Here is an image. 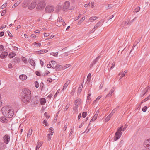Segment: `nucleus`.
I'll use <instances>...</instances> for the list:
<instances>
[{
    "label": "nucleus",
    "instance_id": "1",
    "mask_svg": "<svg viewBox=\"0 0 150 150\" xmlns=\"http://www.w3.org/2000/svg\"><path fill=\"white\" fill-rule=\"evenodd\" d=\"M22 100L25 103L29 102L31 97V91L28 89H25L21 93Z\"/></svg>",
    "mask_w": 150,
    "mask_h": 150
},
{
    "label": "nucleus",
    "instance_id": "2",
    "mask_svg": "<svg viewBox=\"0 0 150 150\" xmlns=\"http://www.w3.org/2000/svg\"><path fill=\"white\" fill-rule=\"evenodd\" d=\"M3 115L5 117L8 118H11L14 115V110L11 108L5 106L1 109Z\"/></svg>",
    "mask_w": 150,
    "mask_h": 150
},
{
    "label": "nucleus",
    "instance_id": "3",
    "mask_svg": "<svg viewBox=\"0 0 150 150\" xmlns=\"http://www.w3.org/2000/svg\"><path fill=\"white\" fill-rule=\"evenodd\" d=\"M122 134V132L120 130V129H119L118 128L117 129V132L115 133V134L114 138V140L115 141H116L120 139Z\"/></svg>",
    "mask_w": 150,
    "mask_h": 150
},
{
    "label": "nucleus",
    "instance_id": "4",
    "mask_svg": "<svg viewBox=\"0 0 150 150\" xmlns=\"http://www.w3.org/2000/svg\"><path fill=\"white\" fill-rule=\"evenodd\" d=\"M40 1L37 5L36 8L38 10L43 9L45 6V3L44 0H40Z\"/></svg>",
    "mask_w": 150,
    "mask_h": 150
},
{
    "label": "nucleus",
    "instance_id": "5",
    "mask_svg": "<svg viewBox=\"0 0 150 150\" xmlns=\"http://www.w3.org/2000/svg\"><path fill=\"white\" fill-rule=\"evenodd\" d=\"M143 145L146 149L150 150V138L145 140L143 142Z\"/></svg>",
    "mask_w": 150,
    "mask_h": 150
},
{
    "label": "nucleus",
    "instance_id": "6",
    "mask_svg": "<svg viewBox=\"0 0 150 150\" xmlns=\"http://www.w3.org/2000/svg\"><path fill=\"white\" fill-rule=\"evenodd\" d=\"M54 7L53 6H48L46 7L45 10L46 12L51 13L54 10Z\"/></svg>",
    "mask_w": 150,
    "mask_h": 150
},
{
    "label": "nucleus",
    "instance_id": "7",
    "mask_svg": "<svg viewBox=\"0 0 150 150\" xmlns=\"http://www.w3.org/2000/svg\"><path fill=\"white\" fill-rule=\"evenodd\" d=\"M70 5V3L68 1H66L64 3L63 10V11H66L69 8Z\"/></svg>",
    "mask_w": 150,
    "mask_h": 150
},
{
    "label": "nucleus",
    "instance_id": "8",
    "mask_svg": "<svg viewBox=\"0 0 150 150\" xmlns=\"http://www.w3.org/2000/svg\"><path fill=\"white\" fill-rule=\"evenodd\" d=\"M4 142L6 144H8L10 140V137L8 135H5L3 137Z\"/></svg>",
    "mask_w": 150,
    "mask_h": 150
},
{
    "label": "nucleus",
    "instance_id": "9",
    "mask_svg": "<svg viewBox=\"0 0 150 150\" xmlns=\"http://www.w3.org/2000/svg\"><path fill=\"white\" fill-rule=\"evenodd\" d=\"M37 3L36 1H33L28 7L29 9L30 10L33 9L35 7Z\"/></svg>",
    "mask_w": 150,
    "mask_h": 150
},
{
    "label": "nucleus",
    "instance_id": "10",
    "mask_svg": "<svg viewBox=\"0 0 150 150\" xmlns=\"http://www.w3.org/2000/svg\"><path fill=\"white\" fill-rule=\"evenodd\" d=\"M30 0H24L22 4V6L23 7H26L30 3Z\"/></svg>",
    "mask_w": 150,
    "mask_h": 150
},
{
    "label": "nucleus",
    "instance_id": "11",
    "mask_svg": "<svg viewBox=\"0 0 150 150\" xmlns=\"http://www.w3.org/2000/svg\"><path fill=\"white\" fill-rule=\"evenodd\" d=\"M100 57V56L97 57L91 63L90 65V67L91 68L99 60Z\"/></svg>",
    "mask_w": 150,
    "mask_h": 150
},
{
    "label": "nucleus",
    "instance_id": "12",
    "mask_svg": "<svg viewBox=\"0 0 150 150\" xmlns=\"http://www.w3.org/2000/svg\"><path fill=\"white\" fill-rule=\"evenodd\" d=\"M103 21L102 20H100L98 22L96 25L94 26V29H97L98 27L102 25L103 23Z\"/></svg>",
    "mask_w": 150,
    "mask_h": 150
},
{
    "label": "nucleus",
    "instance_id": "13",
    "mask_svg": "<svg viewBox=\"0 0 150 150\" xmlns=\"http://www.w3.org/2000/svg\"><path fill=\"white\" fill-rule=\"evenodd\" d=\"M6 117L2 116L0 118V121L2 123H7L8 120L6 118Z\"/></svg>",
    "mask_w": 150,
    "mask_h": 150
},
{
    "label": "nucleus",
    "instance_id": "14",
    "mask_svg": "<svg viewBox=\"0 0 150 150\" xmlns=\"http://www.w3.org/2000/svg\"><path fill=\"white\" fill-rule=\"evenodd\" d=\"M50 65H51V67L53 69H55L56 67L57 63L55 61H51L50 62Z\"/></svg>",
    "mask_w": 150,
    "mask_h": 150
},
{
    "label": "nucleus",
    "instance_id": "15",
    "mask_svg": "<svg viewBox=\"0 0 150 150\" xmlns=\"http://www.w3.org/2000/svg\"><path fill=\"white\" fill-rule=\"evenodd\" d=\"M8 55V53L6 52H3L0 55L1 58L4 59Z\"/></svg>",
    "mask_w": 150,
    "mask_h": 150
},
{
    "label": "nucleus",
    "instance_id": "16",
    "mask_svg": "<svg viewBox=\"0 0 150 150\" xmlns=\"http://www.w3.org/2000/svg\"><path fill=\"white\" fill-rule=\"evenodd\" d=\"M98 112L97 111L96 112L95 114L94 115L93 117L92 118L90 121L91 122H93L97 118L98 115Z\"/></svg>",
    "mask_w": 150,
    "mask_h": 150
},
{
    "label": "nucleus",
    "instance_id": "17",
    "mask_svg": "<svg viewBox=\"0 0 150 150\" xmlns=\"http://www.w3.org/2000/svg\"><path fill=\"white\" fill-rule=\"evenodd\" d=\"M6 145L2 142H0V150H3L5 148Z\"/></svg>",
    "mask_w": 150,
    "mask_h": 150
},
{
    "label": "nucleus",
    "instance_id": "18",
    "mask_svg": "<svg viewBox=\"0 0 150 150\" xmlns=\"http://www.w3.org/2000/svg\"><path fill=\"white\" fill-rule=\"evenodd\" d=\"M27 78V76L25 74L21 75L19 76V79L22 81L26 79Z\"/></svg>",
    "mask_w": 150,
    "mask_h": 150
},
{
    "label": "nucleus",
    "instance_id": "19",
    "mask_svg": "<svg viewBox=\"0 0 150 150\" xmlns=\"http://www.w3.org/2000/svg\"><path fill=\"white\" fill-rule=\"evenodd\" d=\"M70 80H69L66 81V83L64 85L63 89L62 90H64V89H65L67 87L68 85L70 83Z\"/></svg>",
    "mask_w": 150,
    "mask_h": 150
},
{
    "label": "nucleus",
    "instance_id": "20",
    "mask_svg": "<svg viewBox=\"0 0 150 150\" xmlns=\"http://www.w3.org/2000/svg\"><path fill=\"white\" fill-rule=\"evenodd\" d=\"M114 87L112 88L111 90L110 91L109 93L106 96V98L108 97H111L112 96V94L114 91Z\"/></svg>",
    "mask_w": 150,
    "mask_h": 150
},
{
    "label": "nucleus",
    "instance_id": "21",
    "mask_svg": "<svg viewBox=\"0 0 150 150\" xmlns=\"http://www.w3.org/2000/svg\"><path fill=\"white\" fill-rule=\"evenodd\" d=\"M40 103L41 105H44L46 103L45 99L44 98H41L40 100Z\"/></svg>",
    "mask_w": 150,
    "mask_h": 150
},
{
    "label": "nucleus",
    "instance_id": "22",
    "mask_svg": "<svg viewBox=\"0 0 150 150\" xmlns=\"http://www.w3.org/2000/svg\"><path fill=\"white\" fill-rule=\"evenodd\" d=\"M62 66L60 65L57 64L56 67L55 68L56 71H59L61 69H62Z\"/></svg>",
    "mask_w": 150,
    "mask_h": 150
},
{
    "label": "nucleus",
    "instance_id": "23",
    "mask_svg": "<svg viewBox=\"0 0 150 150\" xmlns=\"http://www.w3.org/2000/svg\"><path fill=\"white\" fill-rule=\"evenodd\" d=\"M20 58L18 57H15L13 60V62L15 63H18L20 62Z\"/></svg>",
    "mask_w": 150,
    "mask_h": 150
},
{
    "label": "nucleus",
    "instance_id": "24",
    "mask_svg": "<svg viewBox=\"0 0 150 150\" xmlns=\"http://www.w3.org/2000/svg\"><path fill=\"white\" fill-rule=\"evenodd\" d=\"M29 62L31 65L33 66H35V63L34 61V60L33 59H29Z\"/></svg>",
    "mask_w": 150,
    "mask_h": 150
},
{
    "label": "nucleus",
    "instance_id": "25",
    "mask_svg": "<svg viewBox=\"0 0 150 150\" xmlns=\"http://www.w3.org/2000/svg\"><path fill=\"white\" fill-rule=\"evenodd\" d=\"M127 126V125L126 124L125 125L124 127L123 128V126H121V127L118 128L119 129H120L121 131H124L126 129Z\"/></svg>",
    "mask_w": 150,
    "mask_h": 150
},
{
    "label": "nucleus",
    "instance_id": "26",
    "mask_svg": "<svg viewBox=\"0 0 150 150\" xmlns=\"http://www.w3.org/2000/svg\"><path fill=\"white\" fill-rule=\"evenodd\" d=\"M148 89V88H145L142 91L143 94H141V97L143 96L147 92Z\"/></svg>",
    "mask_w": 150,
    "mask_h": 150
},
{
    "label": "nucleus",
    "instance_id": "27",
    "mask_svg": "<svg viewBox=\"0 0 150 150\" xmlns=\"http://www.w3.org/2000/svg\"><path fill=\"white\" fill-rule=\"evenodd\" d=\"M83 83L82 84H81L80 86L79 87V88H78V93H80L82 91V88L83 87Z\"/></svg>",
    "mask_w": 150,
    "mask_h": 150
},
{
    "label": "nucleus",
    "instance_id": "28",
    "mask_svg": "<svg viewBox=\"0 0 150 150\" xmlns=\"http://www.w3.org/2000/svg\"><path fill=\"white\" fill-rule=\"evenodd\" d=\"M16 54L15 53L11 52L9 54L8 56L10 58H13L16 55Z\"/></svg>",
    "mask_w": 150,
    "mask_h": 150
},
{
    "label": "nucleus",
    "instance_id": "29",
    "mask_svg": "<svg viewBox=\"0 0 150 150\" xmlns=\"http://www.w3.org/2000/svg\"><path fill=\"white\" fill-rule=\"evenodd\" d=\"M61 9V7L60 5H58L56 8L55 11L56 12L58 13Z\"/></svg>",
    "mask_w": 150,
    "mask_h": 150
},
{
    "label": "nucleus",
    "instance_id": "30",
    "mask_svg": "<svg viewBox=\"0 0 150 150\" xmlns=\"http://www.w3.org/2000/svg\"><path fill=\"white\" fill-rule=\"evenodd\" d=\"M98 17L96 16H94L90 17L89 19V20L91 22H93L94 20L97 19Z\"/></svg>",
    "mask_w": 150,
    "mask_h": 150
},
{
    "label": "nucleus",
    "instance_id": "31",
    "mask_svg": "<svg viewBox=\"0 0 150 150\" xmlns=\"http://www.w3.org/2000/svg\"><path fill=\"white\" fill-rule=\"evenodd\" d=\"M33 130L32 129H30L28 132L27 137H30L32 134Z\"/></svg>",
    "mask_w": 150,
    "mask_h": 150
},
{
    "label": "nucleus",
    "instance_id": "32",
    "mask_svg": "<svg viewBox=\"0 0 150 150\" xmlns=\"http://www.w3.org/2000/svg\"><path fill=\"white\" fill-rule=\"evenodd\" d=\"M127 71H125L122 74L121 73H120L118 75L119 76H120V79H121L125 75V74L127 73Z\"/></svg>",
    "mask_w": 150,
    "mask_h": 150
},
{
    "label": "nucleus",
    "instance_id": "33",
    "mask_svg": "<svg viewBox=\"0 0 150 150\" xmlns=\"http://www.w3.org/2000/svg\"><path fill=\"white\" fill-rule=\"evenodd\" d=\"M49 131L50 132L49 134H50L51 135H52L54 133L53 128L52 127L50 128L49 130Z\"/></svg>",
    "mask_w": 150,
    "mask_h": 150
},
{
    "label": "nucleus",
    "instance_id": "34",
    "mask_svg": "<svg viewBox=\"0 0 150 150\" xmlns=\"http://www.w3.org/2000/svg\"><path fill=\"white\" fill-rule=\"evenodd\" d=\"M141 38H139L138 40H137L134 43V46H135L136 45H137L138 43L141 40Z\"/></svg>",
    "mask_w": 150,
    "mask_h": 150
},
{
    "label": "nucleus",
    "instance_id": "35",
    "mask_svg": "<svg viewBox=\"0 0 150 150\" xmlns=\"http://www.w3.org/2000/svg\"><path fill=\"white\" fill-rule=\"evenodd\" d=\"M70 66V64H66L64 67H62V69L64 70L67 68L69 67Z\"/></svg>",
    "mask_w": 150,
    "mask_h": 150
},
{
    "label": "nucleus",
    "instance_id": "36",
    "mask_svg": "<svg viewBox=\"0 0 150 150\" xmlns=\"http://www.w3.org/2000/svg\"><path fill=\"white\" fill-rule=\"evenodd\" d=\"M85 17H83L81 18V19L78 22V24L79 25H80L81 23H82V22H83L85 20Z\"/></svg>",
    "mask_w": 150,
    "mask_h": 150
},
{
    "label": "nucleus",
    "instance_id": "37",
    "mask_svg": "<svg viewBox=\"0 0 150 150\" xmlns=\"http://www.w3.org/2000/svg\"><path fill=\"white\" fill-rule=\"evenodd\" d=\"M50 54L55 57H57L58 53L57 52H52L50 53Z\"/></svg>",
    "mask_w": 150,
    "mask_h": 150
},
{
    "label": "nucleus",
    "instance_id": "38",
    "mask_svg": "<svg viewBox=\"0 0 150 150\" xmlns=\"http://www.w3.org/2000/svg\"><path fill=\"white\" fill-rule=\"evenodd\" d=\"M140 9V8L139 7H138L136 8L134 10V13H136L139 11Z\"/></svg>",
    "mask_w": 150,
    "mask_h": 150
},
{
    "label": "nucleus",
    "instance_id": "39",
    "mask_svg": "<svg viewBox=\"0 0 150 150\" xmlns=\"http://www.w3.org/2000/svg\"><path fill=\"white\" fill-rule=\"evenodd\" d=\"M91 74L89 73L88 74L87 76V81L88 82H90V78H91Z\"/></svg>",
    "mask_w": 150,
    "mask_h": 150
},
{
    "label": "nucleus",
    "instance_id": "40",
    "mask_svg": "<svg viewBox=\"0 0 150 150\" xmlns=\"http://www.w3.org/2000/svg\"><path fill=\"white\" fill-rule=\"evenodd\" d=\"M87 112H83L82 114V117L83 118H85L86 117L87 115Z\"/></svg>",
    "mask_w": 150,
    "mask_h": 150
},
{
    "label": "nucleus",
    "instance_id": "41",
    "mask_svg": "<svg viewBox=\"0 0 150 150\" xmlns=\"http://www.w3.org/2000/svg\"><path fill=\"white\" fill-rule=\"evenodd\" d=\"M7 5V3H5V4H4L3 5L1 6V9H3L5 7H6Z\"/></svg>",
    "mask_w": 150,
    "mask_h": 150
},
{
    "label": "nucleus",
    "instance_id": "42",
    "mask_svg": "<svg viewBox=\"0 0 150 150\" xmlns=\"http://www.w3.org/2000/svg\"><path fill=\"white\" fill-rule=\"evenodd\" d=\"M49 72L48 71H47L45 72V74H42V76H47L48 74L49 73Z\"/></svg>",
    "mask_w": 150,
    "mask_h": 150
},
{
    "label": "nucleus",
    "instance_id": "43",
    "mask_svg": "<svg viewBox=\"0 0 150 150\" xmlns=\"http://www.w3.org/2000/svg\"><path fill=\"white\" fill-rule=\"evenodd\" d=\"M131 23V21L129 19L125 22V24L127 25H130Z\"/></svg>",
    "mask_w": 150,
    "mask_h": 150
},
{
    "label": "nucleus",
    "instance_id": "44",
    "mask_svg": "<svg viewBox=\"0 0 150 150\" xmlns=\"http://www.w3.org/2000/svg\"><path fill=\"white\" fill-rule=\"evenodd\" d=\"M43 123L45 124L46 126H47L48 125V124L47 123V120L45 119L43 121Z\"/></svg>",
    "mask_w": 150,
    "mask_h": 150
},
{
    "label": "nucleus",
    "instance_id": "45",
    "mask_svg": "<svg viewBox=\"0 0 150 150\" xmlns=\"http://www.w3.org/2000/svg\"><path fill=\"white\" fill-rule=\"evenodd\" d=\"M4 50V47L2 45H0V51H3Z\"/></svg>",
    "mask_w": 150,
    "mask_h": 150
},
{
    "label": "nucleus",
    "instance_id": "46",
    "mask_svg": "<svg viewBox=\"0 0 150 150\" xmlns=\"http://www.w3.org/2000/svg\"><path fill=\"white\" fill-rule=\"evenodd\" d=\"M147 107L146 106H144L143 108L142 109V110L143 111L145 112L146 111L147 109Z\"/></svg>",
    "mask_w": 150,
    "mask_h": 150
},
{
    "label": "nucleus",
    "instance_id": "47",
    "mask_svg": "<svg viewBox=\"0 0 150 150\" xmlns=\"http://www.w3.org/2000/svg\"><path fill=\"white\" fill-rule=\"evenodd\" d=\"M35 86L36 88H38L39 86V85L38 82L36 81L35 82Z\"/></svg>",
    "mask_w": 150,
    "mask_h": 150
},
{
    "label": "nucleus",
    "instance_id": "48",
    "mask_svg": "<svg viewBox=\"0 0 150 150\" xmlns=\"http://www.w3.org/2000/svg\"><path fill=\"white\" fill-rule=\"evenodd\" d=\"M22 60L23 62L25 63H26L27 62V60L25 57H23L22 58Z\"/></svg>",
    "mask_w": 150,
    "mask_h": 150
},
{
    "label": "nucleus",
    "instance_id": "49",
    "mask_svg": "<svg viewBox=\"0 0 150 150\" xmlns=\"http://www.w3.org/2000/svg\"><path fill=\"white\" fill-rule=\"evenodd\" d=\"M111 117H109V116L108 115L106 117V118H105V122H107L108 121H109V120L110 119V118Z\"/></svg>",
    "mask_w": 150,
    "mask_h": 150
},
{
    "label": "nucleus",
    "instance_id": "50",
    "mask_svg": "<svg viewBox=\"0 0 150 150\" xmlns=\"http://www.w3.org/2000/svg\"><path fill=\"white\" fill-rule=\"evenodd\" d=\"M150 98V95H149L144 100V102H146Z\"/></svg>",
    "mask_w": 150,
    "mask_h": 150
},
{
    "label": "nucleus",
    "instance_id": "51",
    "mask_svg": "<svg viewBox=\"0 0 150 150\" xmlns=\"http://www.w3.org/2000/svg\"><path fill=\"white\" fill-rule=\"evenodd\" d=\"M6 13V10H4L1 13V16H4Z\"/></svg>",
    "mask_w": 150,
    "mask_h": 150
},
{
    "label": "nucleus",
    "instance_id": "52",
    "mask_svg": "<svg viewBox=\"0 0 150 150\" xmlns=\"http://www.w3.org/2000/svg\"><path fill=\"white\" fill-rule=\"evenodd\" d=\"M69 104H67L65 108H64L65 110V111L67 110V109L68 108H69Z\"/></svg>",
    "mask_w": 150,
    "mask_h": 150
},
{
    "label": "nucleus",
    "instance_id": "53",
    "mask_svg": "<svg viewBox=\"0 0 150 150\" xmlns=\"http://www.w3.org/2000/svg\"><path fill=\"white\" fill-rule=\"evenodd\" d=\"M115 62H113L112 64V66L110 68V69H112L113 68H114L115 66Z\"/></svg>",
    "mask_w": 150,
    "mask_h": 150
},
{
    "label": "nucleus",
    "instance_id": "54",
    "mask_svg": "<svg viewBox=\"0 0 150 150\" xmlns=\"http://www.w3.org/2000/svg\"><path fill=\"white\" fill-rule=\"evenodd\" d=\"M47 138L48 140L49 141L51 139V137L50 134H47Z\"/></svg>",
    "mask_w": 150,
    "mask_h": 150
},
{
    "label": "nucleus",
    "instance_id": "55",
    "mask_svg": "<svg viewBox=\"0 0 150 150\" xmlns=\"http://www.w3.org/2000/svg\"><path fill=\"white\" fill-rule=\"evenodd\" d=\"M58 20L60 22H63V21H64L63 19L61 17H60L58 19Z\"/></svg>",
    "mask_w": 150,
    "mask_h": 150
},
{
    "label": "nucleus",
    "instance_id": "56",
    "mask_svg": "<svg viewBox=\"0 0 150 150\" xmlns=\"http://www.w3.org/2000/svg\"><path fill=\"white\" fill-rule=\"evenodd\" d=\"M20 3V2L19 1H17L14 5L15 7L17 6Z\"/></svg>",
    "mask_w": 150,
    "mask_h": 150
},
{
    "label": "nucleus",
    "instance_id": "57",
    "mask_svg": "<svg viewBox=\"0 0 150 150\" xmlns=\"http://www.w3.org/2000/svg\"><path fill=\"white\" fill-rule=\"evenodd\" d=\"M8 34L9 35V36L10 37H12V34L8 30L7 31Z\"/></svg>",
    "mask_w": 150,
    "mask_h": 150
},
{
    "label": "nucleus",
    "instance_id": "58",
    "mask_svg": "<svg viewBox=\"0 0 150 150\" xmlns=\"http://www.w3.org/2000/svg\"><path fill=\"white\" fill-rule=\"evenodd\" d=\"M35 73L36 75L38 76H41L40 74V73L38 71H36Z\"/></svg>",
    "mask_w": 150,
    "mask_h": 150
},
{
    "label": "nucleus",
    "instance_id": "59",
    "mask_svg": "<svg viewBox=\"0 0 150 150\" xmlns=\"http://www.w3.org/2000/svg\"><path fill=\"white\" fill-rule=\"evenodd\" d=\"M117 110V108H115L111 112L113 114L115 113L116 111Z\"/></svg>",
    "mask_w": 150,
    "mask_h": 150
},
{
    "label": "nucleus",
    "instance_id": "60",
    "mask_svg": "<svg viewBox=\"0 0 150 150\" xmlns=\"http://www.w3.org/2000/svg\"><path fill=\"white\" fill-rule=\"evenodd\" d=\"M45 37H47L49 35V34L47 33H44Z\"/></svg>",
    "mask_w": 150,
    "mask_h": 150
},
{
    "label": "nucleus",
    "instance_id": "61",
    "mask_svg": "<svg viewBox=\"0 0 150 150\" xmlns=\"http://www.w3.org/2000/svg\"><path fill=\"white\" fill-rule=\"evenodd\" d=\"M4 34V32L2 31L0 33V37L3 36Z\"/></svg>",
    "mask_w": 150,
    "mask_h": 150
},
{
    "label": "nucleus",
    "instance_id": "62",
    "mask_svg": "<svg viewBox=\"0 0 150 150\" xmlns=\"http://www.w3.org/2000/svg\"><path fill=\"white\" fill-rule=\"evenodd\" d=\"M74 131V129H71V131L69 133V136H71L72 135V133H73V132Z\"/></svg>",
    "mask_w": 150,
    "mask_h": 150
},
{
    "label": "nucleus",
    "instance_id": "63",
    "mask_svg": "<svg viewBox=\"0 0 150 150\" xmlns=\"http://www.w3.org/2000/svg\"><path fill=\"white\" fill-rule=\"evenodd\" d=\"M74 92H75V90L74 89H73L71 91V95H73L74 94Z\"/></svg>",
    "mask_w": 150,
    "mask_h": 150
},
{
    "label": "nucleus",
    "instance_id": "64",
    "mask_svg": "<svg viewBox=\"0 0 150 150\" xmlns=\"http://www.w3.org/2000/svg\"><path fill=\"white\" fill-rule=\"evenodd\" d=\"M101 96H98L97 98H96V99L94 101H98V100L101 98Z\"/></svg>",
    "mask_w": 150,
    "mask_h": 150
}]
</instances>
